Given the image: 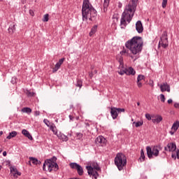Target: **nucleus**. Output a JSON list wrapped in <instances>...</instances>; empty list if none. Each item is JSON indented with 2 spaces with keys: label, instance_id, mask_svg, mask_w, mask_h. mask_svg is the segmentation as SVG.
I'll list each match as a JSON object with an SVG mask.
<instances>
[{
  "label": "nucleus",
  "instance_id": "obj_52",
  "mask_svg": "<svg viewBox=\"0 0 179 179\" xmlns=\"http://www.w3.org/2000/svg\"><path fill=\"white\" fill-rule=\"evenodd\" d=\"M7 153H6V151H3V156H6Z\"/></svg>",
  "mask_w": 179,
  "mask_h": 179
},
{
  "label": "nucleus",
  "instance_id": "obj_54",
  "mask_svg": "<svg viewBox=\"0 0 179 179\" xmlns=\"http://www.w3.org/2000/svg\"><path fill=\"white\" fill-rule=\"evenodd\" d=\"M1 135H3V131H0V136Z\"/></svg>",
  "mask_w": 179,
  "mask_h": 179
},
{
  "label": "nucleus",
  "instance_id": "obj_56",
  "mask_svg": "<svg viewBox=\"0 0 179 179\" xmlns=\"http://www.w3.org/2000/svg\"><path fill=\"white\" fill-rule=\"evenodd\" d=\"M137 106H141V103L137 102Z\"/></svg>",
  "mask_w": 179,
  "mask_h": 179
},
{
  "label": "nucleus",
  "instance_id": "obj_32",
  "mask_svg": "<svg viewBox=\"0 0 179 179\" xmlns=\"http://www.w3.org/2000/svg\"><path fill=\"white\" fill-rule=\"evenodd\" d=\"M145 79V76L143 75H138L137 77V81L141 82V80H143Z\"/></svg>",
  "mask_w": 179,
  "mask_h": 179
},
{
  "label": "nucleus",
  "instance_id": "obj_21",
  "mask_svg": "<svg viewBox=\"0 0 179 179\" xmlns=\"http://www.w3.org/2000/svg\"><path fill=\"white\" fill-rule=\"evenodd\" d=\"M29 160L32 162L33 164H35L36 166H37V164H41V162L38 161V159L35 157H30Z\"/></svg>",
  "mask_w": 179,
  "mask_h": 179
},
{
  "label": "nucleus",
  "instance_id": "obj_9",
  "mask_svg": "<svg viewBox=\"0 0 179 179\" xmlns=\"http://www.w3.org/2000/svg\"><path fill=\"white\" fill-rule=\"evenodd\" d=\"M120 113H125V109L121 108H110V115L113 120H117V117H118V114Z\"/></svg>",
  "mask_w": 179,
  "mask_h": 179
},
{
  "label": "nucleus",
  "instance_id": "obj_4",
  "mask_svg": "<svg viewBox=\"0 0 179 179\" xmlns=\"http://www.w3.org/2000/svg\"><path fill=\"white\" fill-rule=\"evenodd\" d=\"M114 162L119 171H122V170H124V167L127 166V157L122 153H117Z\"/></svg>",
  "mask_w": 179,
  "mask_h": 179
},
{
  "label": "nucleus",
  "instance_id": "obj_13",
  "mask_svg": "<svg viewBox=\"0 0 179 179\" xmlns=\"http://www.w3.org/2000/svg\"><path fill=\"white\" fill-rule=\"evenodd\" d=\"M160 90L161 92H168L169 93L170 92V85L167 84V83H164L160 85Z\"/></svg>",
  "mask_w": 179,
  "mask_h": 179
},
{
  "label": "nucleus",
  "instance_id": "obj_29",
  "mask_svg": "<svg viewBox=\"0 0 179 179\" xmlns=\"http://www.w3.org/2000/svg\"><path fill=\"white\" fill-rule=\"evenodd\" d=\"M49 128L54 134H57V127H55V124H51L50 126H49Z\"/></svg>",
  "mask_w": 179,
  "mask_h": 179
},
{
  "label": "nucleus",
  "instance_id": "obj_51",
  "mask_svg": "<svg viewBox=\"0 0 179 179\" xmlns=\"http://www.w3.org/2000/svg\"><path fill=\"white\" fill-rule=\"evenodd\" d=\"M118 8H122V3H121L120 2L118 4Z\"/></svg>",
  "mask_w": 179,
  "mask_h": 179
},
{
  "label": "nucleus",
  "instance_id": "obj_6",
  "mask_svg": "<svg viewBox=\"0 0 179 179\" xmlns=\"http://www.w3.org/2000/svg\"><path fill=\"white\" fill-rule=\"evenodd\" d=\"M87 170V173L92 179H97L99 177V173L97 171H100V166L97 162H92L91 166H86Z\"/></svg>",
  "mask_w": 179,
  "mask_h": 179
},
{
  "label": "nucleus",
  "instance_id": "obj_20",
  "mask_svg": "<svg viewBox=\"0 0 179 179\" xmlns=\"http://www.w3.org/2000/svg\"><path fill=\"white\" fill-rule=\"evenodd\" d=\"M15 26H16V24H13V25H10L8 27V31L9 34H13L15 33V31H16Z\"/></svg>",
  "mask_w": 179,
  "mask_h": 179
},
{
  "label": "nucleus",
  "instance_id": "obj_27",
  "mask_svg": "<svg viewBox=\"0 0 179 179\" xmlns=\"http://www.w3.org/2000/svg\"><path fill=\"white\" fill-rule=\"evenodd\" d=\"M83 82L82 81V80L77 79V81H76V87H79L80 89H81L82 86H83Z\"/></svg>",
  "mask_w": 179,
  "mask_h": 179
},
{
  "label": "nucleus",
  "instance_id": "obj_48",
  "mask_svg": "<svg viewBox=\"0 0 179 179\" xmlns=\"http://www.w3.org/2000/svg\"><path fill=\"white\" fill-rule=\"evenodd\" d=\"M173 106H174L175 108H179V103H175Z\"/></svg>",
  "mask_w": 179,
  "mask_h": 179
},
{
  "label": "nucleus",
  "instance_id": "obj_55",
  "mask_svg": "<svg viewBox=\"0 0 179 179\" xmlns=\"http://www.w3.org/2000/svg\"><path fill=\"white\" fill-rule=\"evenodd\" d=\"M86 127H90V124L89 123H86Z\"/></svg>",
  "mask_w": 179,
  "mask_h": 179
},
{
  "label": "nucleus",
  "instance_id": "obj_59",
  "mask_svg": "<svg viewBox=\"0 0 179 179\" xmlns=\"http://www.w3.org/2000/svg\"><path fill=\"white\" fill-rule=\"evenodd\" d=\"M2 152V150H0V153Z\"/></svg>",
  "mask_w": 179,
  "mask_h": 179
},
{
  "label": "nucleus",
  "instance_id": "obj_26",
  "mask_svg": "<svg viewBox=\"0 0 179 179\" xmlns=\"http://www.w3.org/2000/svg\"><path fill=\"white\" fill-rule=\"evenodd\" d=\"M21 111H22V113H26L27 114H31V108L25 107V108H23L21 110Z\"/></svg>",
  "mask_w": 179,
  "mask_h": 179
},
{
  "label": "nucleus",
  "instance_id": "obj_43",
  "mask_svg": "<svg viewBox=\"0 0 179 179\" xmlns=\"http://www.w3.org/2000/svg\"><path fill=\"white\" fill-rule=\"evenodd\" d=\"M34 115H35V117L40 115V110H36L34 112Z\"/></svg>",
  "mask_w": 179,
  "mask_h": 179
},
{
  "label": "nucleus",
  "instance_id": "obj_25",
  "mask_svg": "<svg viewBox=\"0 0 179 179\" xmlns=\"http://www.w3.org/2000/svg\"><path fill=\"white\" fill-rule=\"evenodd\" d=\"M77 173L78 176H83V168L80 165H78V168L76 169Z\"/></svg>",
  "mask_w": 179,
  "mask_h": 179
},
{
  "label": "nucleus",
  "instance_id": "obj_14",
  "mask_svg": "<svg viewBox=\"0 0 179 179\" xmlns=\"http://www.w3.org/2000/svg\"><path fill=\"white\" fill-rule=\"evenodd\" d=\"M64 61H65V58H62L59 60L57 63H56L55 68L53 69V72H57L59 68H61V66L64 64Z\"/></svg>",
  "mask_w": 179,
  "mask_h": 179
},
{
  "label": "nucleus",
  "instance_id": "obj_58",
  "mask_svg": "<svg viewBox=\"0 0 179 179\" xmlns=\"http://www.w3.org/2000/svg\"><path fill=\"white\" fill-rule=\"evenodd\" d=\"M162 153H164V155H166V152L165 151L162 152Z\"/></svg>",
  "mask_w": 179,
  "mask_h": 179
},
{
  "label": "nucleus",
  "instance_id": "obj_53",
  "mask_svg": "<svg viewBox=\"0 0 179 179\" xmlns=\"http://www.w3.org/2000/svg\"><path fill=\"white\" fill-rule=\"evenodd\" d=\"M150 86H152V87H153L154 85H153V81H152V83H150Z\"/></svg>",
  "mask_w": 179,
  "mask_h": 179
},
{
  "label": "nucleus",
  "instance_id": "obj_46",
  "mask_svg": "<svg viewBox=\"0 0 179 179\" xmlns=\"http://www.w3.org/2000/svg\"><path fill=\"white\" fill-rule=\"evenodd\" d=\"M29 15H31V16H34V11H33V10H29Z\"/></svg>",
  "mask_w": 179,
  "mask_h": 179
},
{
  "label": "nucleus",
  "instance_id": "obj_33",
  "mask_svg": "<svg viewBox=\"0 0 179 179\" xmlns=\"http://www.w3.org/2000/svg\"><path fill=\"white\" fill-rule=\"evenodd\" d=\"M43 122L44 124H45V125H47V127H48V128H50V127L51 126L50 121L47 119H44Z\"/></svg>",
  "mask_w": 179,
  "mask_h": 179
},
{
  "label": "nucleus",
  "instance_id": "obj_8",
  "mask_svg": "<svg viewBox=\"0 0 179 179\" xmlns=\"http://www.w3.org/2000/svg\"><path fill=\"white\" fill-rule=\"evenodd\" d=\"M55 162H57V158L55 157H52V158L47 159V167L49 173H51L52 170L55 171H58V170H59V166Z\"/></svg>",
  "mask_w": 179,
  "mask_h": 179
},
{
  "label": "nucleus",
  "instance_id": "obj_23",
  "mask_svg": "<svg viewBox=\"0 0 179 179\" xmlns=\"http://www.w3.org/2000/svg\"><path fill=\"white\" fill-rule=\"evenodd\" d=\"M17 135V132L13 131L9 133L8 136L6 137V139H12V138H15V136H16Z\"/></svg>",
  "mask_w": 179,
  "mask_h": 179
},
{
  "label": "nucleus",
  "instance_id": "obj_12",
  "mask_svg": "<svg viewBox=\"0 0 179 179\" xmlns=\"http://www.w3.org/2000/svg\"><path fill=\"white\" fill-rule=\"evenodd\" d=\"M136 30L138 33H143V25L142 24V22L138 20L136 23Z\"/></svg>",
  "mask_w": 179,
  "mask_h": 179
},
{
  "label": "nucleus",
  "instance_id": "obj_42",
  "mask_svg": "<svg viewBox=\"0 0 179 179\" xmlns=\"http://www.w3.org/2000/svg\"><path fill=\"white\" fill-rule=\"evenodd\" d=\"M46 166H47V159L45 161V162H44V164L43 165V171H46V170H45Z\"/></svg>",
  "mask_w": 179,
  "mask_h": 179
},
{
  "label": "nucleus",
  "instance_id": "obj_49",
  "mask_svg": "<svg viewBox=\"0 0 179 179\" xmlns=\"http://www.w3.org/2000/svg\"><path fill=\"white\" fill-rule=\"evenodd\" d=\"M167 102H168V104H171V103H173V99H169L167 101Z\"/></svg>",
  "mask_w": 179,
  "mask_h": 179
},
{
  "label": "nucleus",
  "instance_id": "obj_47",
  "mask_svg": "<svg viewBox=\"0 0 179 179\" xmlns=\"http://www.w3.org/2000/svg\"><path fill=\"white\" fill-rule=\"evenodd\" d=\"M11 83H13V85H15V83H16V78H12Z\"/></svg>",
  "mask_w": 179,
  "mask_h": 179
},
{
  "label": "nucleus",
  "instance_id": "obj_1",
  "mask_svg": "<svg viewBox=\"0 0 179 179\" xmlns=\"http://www.w3.org/2000/svg\"><path fill=\"white\" fill-rule=\"evenodd\" d=\"M124 45L126 48L123 46L122 51L120 52V55L131 57L129 51L133 55H138L142 52L143 48V39H142V37L141 36H134L131 39L128 40Z\"/></svg>",
  "mask_w": 179,
  "mask_h": 179
},
{
  "label": "nucleus",
  "instance_id": "obj_15",
  "mask_svg": "<svg viewBox=\"0 0 179 179\" xmlns=\"http://www.w3.org/2000/svg\"><path fill=\"white\" fill-rule=\"evenodd\" d=\"M22 135H24L26 138H28L29 141H33V136H31V134H30V132L26 129H22Z\"/></svg>",
  "mask_w": 179,
  "mask_h": 179
},
{
  "label": "nucleus",
  "instance_id": "obj_11",
  "mask_svg": "<svg viewBox=\"0 0 179 179\" xmlns=\"http://www.w3.org/2000/svg\"><path fill=\"white\" fill-rule=\"evenodd\" d=\"M107 140H106V138H104L102 136H99L95 139V143L99 146H104Z\"/></svg>",
  "mask_w": 179,
  "mask_h": 179
},
{
  "label": "nucleus",
  "instance_id": "obj_5",
  "mask_svg": "<svg viewBox=\"0 0 179 179\" xmlns=\"http://www.w3.org/2000/svg\"><path fill=\"white\" fill-rule=\"evenodd\" d=\"M160 150H163V146L160 144L154 145L152 148L150 146L146 147L147 155L150 159H153V156L157 157Z\"/></svg>",
  "mask_w": 179,
  "mask_h": 179
},
{
  "label": "nucleus",
  "instance_id": "obj_57",
  "mask_svg": "<svg viewBox=\"0 0 179 179\" xmlns=\"http://www.w3.org/2000/svg\"><path fill=\"white\" fill-rule=\"evenodd\" d=\"M2 170V166L0 165V171Z\"/></svg>",
  "mask_w": 179,
  "mask_h": 179
},
{
  "label": "nucleus",
  "instance_id": "obj_2",
  "mask_svg": "<svg viewBox=\"0 0 179 179\" xmlns=\"http://www.w3.org/2000/svg\"><path fill=\"white\" fill-rule=\"evenodd\" d=\"M136 11V1L131 0L128 5H126L124 11L122 13L120 24L122 29H125L127 26L131 23L132 17H134V15H135Z\"/></svg>",
  "mask_w": 179,
  "mask_h": 179
},
{
  "label": "nucleus",
  "instance_id": "obj_34",
  "mask_svg": "<svg viewBox=\"0 0 179 179\" xmlns=\"http://www.w3.org/2000/svg\"><path fill=\"white\" fill-rule=\"evenodd\" d=\"M61 139H62L64 142H67V141H68L69 138H68V136H66L62 134V135L61 136Z\"/></svg>",
  "mask_w": 179,
  "mask_h": 179
},
{
  "label": "nucleus",
  "instance_id": "obj_50",
  "mask_svg": "<svg viewBox=\"0 0 179 179\" xmlns=\"http://www.w3.org/2000/svg\"><path fill=\"white\" fill-rule=\"evenodd\" d=\"M175 132L176 131H174V130H172V131H169V134H171V135H174Z\"/></svg>",
  "mask_w": 179,
  "mask_h": 179
},
{
  "label": "nucleus",
  "instance_id": "obj_7",
  "mask_svg": "<svg viewBox=\"0 0 179 179\" xmlns=\"http://www.w3.org/2000/svg\"><path fill=\"white\" fill-rule=\"evenodd\" d=\"M165 152H171V157L172 159H179V150L177 149V145L176 143H169L166 146L164 147Z\"/></svg>",
  "mask_w": 179,
  "mask_h": 179
},
{
  "label": "nucleus",
  "instance_id": "obj_16",
  "mask_svg": "<svg viewBox=\"0 0 179 179\" xmlns=\"http://www.w3.org/2000/svg\"><path fill=\"white\" fill-rule=\"evenodd\" d=\"M124 69L126 71V75H129V76L132 75L134 76V75L136 73V71H135V70L132 67H129L128 69Z\"/></svg>",
  "mask_w": 179,
  "mask_h": 179
},
{
  "label": "nucleus",
  "instance_id": "obj_39",
  "mask_svg": "<svg viewBox=\"0 0 179 179\" xmlns=\"http://www.w3.org/2000/svg\"><path fill=\"white\" fill-rule=\"evenodd\" d=\"M48 14H45L43 17V22H48Z\"/></svg>",
  "mask_w": 179,
  "mask_h": 179
},
{
  "label": "nucleus",
  "instance_id": "obj_30",
  "mask_svg": "<svg viewBox=\"0 0 179 179\" xmlns=\"http://www.w3.org/2000/svg\"><path fill=\"white\" fill-rule=\"evenodd\" d=\"M71 169H75L76 170L78 168L79 164L76 162H73L69 164Z\"/></svg>",
  "mask_w": 179,
  "mask_h": 179
},
{
  "label": "nucleus",
  "instance_id": "obj_40",
  "mask_svg": "<svg viewBox=\"0 0 179 179\" xmlns=\"http://www.w3.org/2000/svg\"><path fill=\"white\" fill-rule=\"evenodd\" d=\"M145 118H146L147 120H148V121H150V120H152V116L150 115V114L146 113V114H145Z\"/></svg>",
  "mask_w": 179,
  "mask_h": 179
},
{
  "label": "nucleus",
  "instance_id": "obj_28",
  "mask_svg": "<svg viewBox=\"0 0 179 179\" xmlns=\"http://www.w3.org/2000/svg\"><path fill=\"white\" fill-rule=\"evenodd\" d=\"M140 162H145V152H143V149L141 150V157H139Z\"/></svg>",
  "mask_w": 179,
  "mask_h": 179
},
{
  "label": "nucleus",
  "instance_id": "obj_18",
  "mask_svg": "<svg viewBox=\"0 0 179 179\" xmlns=\"http://www.w3.org/2000/svg\"><path fill=\"white\" fill-rule=\"evenodd\" d=\"M10 172L13 173L15 178H17V176H22V173L20 172H18L17 169L15 168H10Z\"/></svg>",
  "mask_w": 179,
  "mask_h": 179
},
{
  "label": "nucleus",
  "instance_id": "obj_10",
  "mask_svg": "<svg viewBox=\"0 0 179 179\" xmlns=\"http://www.w3.org/2000/svg\"><path fill=\"white\" fill-rule=\"evenodd\" d=\"M162 46L163 48H167L169 47V38H167V34H164L161 37L158 47Z\"/></svg>",
  "mask_w": 179,
  "mask_h": 179
},
{
  "label": "nucleus",
  "instance_id": "obj_3",
  "mask_svg": "<svg viewBox=\"0 0 179 179\" xmlns=\"http://www.w3.org/2000/svg\"><path fill=\"white\" fill-rule=\"evenodd\" d=\"M83 22H87V20L93 21V17L97 16V11L90 3L89 0H83L82 6Z\"/></svg>",
  "mask_w": 179,
  "mask_h": 179
},
{
  "label": "nucleus",
  "instance_id": "obj_31",
  "mask_svg": "<svg viewBox=\"0 0 179 179\" xmlns=\"http://www.w3.org/2000/svg\"><path fill=\"white\" fill-rule=\"evenodd\" d=\"M133 124L135 125L136 128H138V127L143 125V122H134Z\"/></svg>",
  "mask_w": 179,
  "mask_h": 179
},
{
  "label": "nucleus",
  "instance_id": "obj_38",
  "mask_svg": "<svg viewBox=\"0 0 179 179\" xmlns=\"http://www.w3.org/2000/svg\"><path fill=\"white\" fill-rule=\"evenodd\" d=\"M76 136H77V138H78V139H82V138H83V134H82V133H77L76 134Z\"/></svg>",
  "mask_w": 179,
  "mask_h": 179
},
{
  "label": "nucleus",
  "instance_id": "obj_41",
  "mask_svg": "<svg viewBox=\"0 0 179 179\" xmlns=\"http://www.w3.org/2000/svg\"><path fill=\"white\" fill-rule=\"evenodd\" d=\"M119 75H125L126 74V71L125 69L124 70H120V71H118Z\"/></svg>",
  "mask_w": 179,
  "mask_h": 179
},
{
  "label": "nucleus",
  "instance_id": "obj_36",
  "mask_svg": "<svg viewBox=\"0 0 179 179\" xmlns=\"http://www.w3.org/2000/svg\"><path fill=\"white\" fill-rule=\"evenodd\" d=\"M160 100L161 101H162V103H164V101H166V97L164 96V94H160Z\"/></svg>",
  "mask_w": 179,
  "mask_h": 179
},
{
  "label": "nucleus",
  "instance_id": "obj_45",
  "mask_svg": "<svg viewBox=\"0 0 179 179\" xmlns=\"http://www.w3.org/2000/svg\"><path fill=\"white\" fill-rule=\"evenodd\" d=\"M137 86L138 87H142V83H141V81H137Z\"/></svg>",
  "mask_w": 179,
  "mask_h": 179
},
{
  "label": "nucleus",
  "instance_id": "obj_22",
  "mask_svg": "<svg viewBox=\"0 0 179 179\" xmlns=\"http://www.w3.org/2000/svg\"><path fill=\"white\" fill-rule=\"evenodd\" d=\"M179 128V122L176 121L175 122L171 127L172 131H174V132H176L177 129Z\"/></svg>",
  "mask_w": 179,
  "mask_h": 179
},
{
  "label": "nucleus",
  "instance_id": "obj_60",
  "mask_svg": "<svg viewBox=\"0 0 179 179\" xmlns=\"http://www.w3.org/2000/svg\"><path fill=\"white\" fill-rule=\"evenodd\" d=\"M136 1H138V0H136Z\"/></svg>",
  "mask_w": 179,
  "mask_h": 179
},
{
  "label": "nucleus",
  "instance_id": "obj_19",
  "mask_svg": "<svg viewBox=\"0 0 179 179\" xmlns=\"http://www.w3.org/2000/svg\"><path fill=\"white\" fill-rule=\"evenodd\" d=\"M108 5H110V0H104L103 2V8L102 10V12H107L108 9Z\"/></svg>",
  "mask_w": 179,
  "mask_h": 179
},
{
  "label": "nucleus",
  "instance_id": "obj_37",
  "mask_svg": "<svg viewBox=\"0 0 179 179\" xmlns=\"http://www.w3.org/2000/svg\"><path fill=\"white\" fill-rule=\"evenodd\" d=\"M27 95L29 97H33V96H34V92H31L30 91H27Z\"/></svg>",
  "mask_w": 179,
  "mask_h": 179
},
{
  "label": "nucleus",
  "instance_id": "obj_24",
  "mask_svg": "<svg viewBox=\"0 0 179 179\" xmlns=\"http://www.w3.org/2000/svg\"><path fill=\"white\" fill-rule=\"evenodd\" d=\"M96 31H97V25H94L91 29V31L90 32V37H92V36H93V34H95Z\"/></svg>",
  "mask_w": 179,
  "mask_h": 179
},
{
  "label": "nucleus",
  "instance_id": "obj_35",
  "mask_svg": "<svg viewBox=\"0 0 179 179\" xmlns=\"http://www.w3.org/2000/svg\"><path fill=\"white\" fill-rule=\"evenodd\" d=\"M167 1L168 0H162V6L163 9H164L166 8V6H167Z\"/></svg>",
  "mask_w": 179,
  "mask_h": 179
},
{
  "label": "nucleus",
  "instance_id": "obj_44",
  "mask_svg": "<svg viewBox=\"0 0 179 179\" xmlns=\"http://www.w3.org/2000/svg\"><path fill=\"white\" fill-rule=\"evenodd\" d=\"M69 117L70 121H73V120H75V117H73V116L71 115H69Z\"/></svg>",
  "mask_w": 179,
  "mask_h": 179
},
{
  "label": "nucleus",
  "instance_id": "obj_17",
  "mask_svg": "<svg viewBox=\"0 0 179 179\" xmlns=\"http://www.w3.org/2000/svg\"><path fill=\"white\" fill-rule=\"evenodd\" d=\"M152 121L154 124H159L163 121V117L162 115H156L155 119H152Z\"/></svg>",
  "mask_w": 179,
  "mask_h": 179
}]
</instances>
